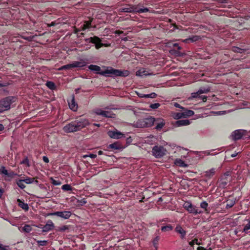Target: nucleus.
Masks as SVG:
<instances>
[{
  "label": "nucleus",
  "mask_w": 250,
  "mask_h": 250,
  "mask_svg": "<svg viewBox=\"0 0 250 250\" xmlns=\"http://www.w3.org/2000/svg\"><path fill=\"white\" fill-rule=\"evenodd\" d=\"M89 125L88 120L84 118H80L72 121L66 125L63 130L66 133H71L80 130Z\"/></svg>",
  "instance_id": "1"
},
{
  "label": "nucleus",
  "mask_w": 250,
  "mask_h": 250,
  "mask_svg": "<svg viewBox=\"0 0 250 250\" xmlns=\"http://www.w3.org/2000/svg\"><path fill=\"white\" fill-rule=\"evenodd\" d=\"M101 75L105 77H125L129 75V71L127 70H120L114 69L113 67H109L104 71L100 73Z\"/></svg>",
  "instance_id": "2"
},
{
  "label": "nucleus",
  "mask_w": 250,
  "mask_h": 250,
  "mask_svg": "<svg viewBox=\"0 0 250 250\" xmlns=\"http://www.w3.org/2000/svg\"><path fill=\"white\" fill-rule=\"evenodd\" d=\"M84 41L86 44V47L85 50H87L91 47L89 43L94 44L95 47L96 49L98 50L102 47H107L109 46L107 44H104L102 42V40L99 37L94 36L88 38H85Z\"/></svg>",
  "instance_id": "3"
},
{
  "label": "nucleus",
  "mask_w": 250,
  "mask_h": 250,
  "mask_svg": "<svg viewBox=\"0 0 250 250\" xmlns=\"http://www.w3.org/2000/svg\"><path fill=\"white\" fill-rule=\"evenodd\" d=\"M14 96L6 97L0 100V113H3L11 108V105L16 101Z\"/></svg>",
  "instance_id": "4"
},
{
  "label": "nucleus",
  "mask_w": 250,
  "mask_h": 250,
  "mask_svg": "<svg viewBox=\"0 0 250 250\" xmlns=\"http://www.w3.org/2000/svg\"><path fill=\"white\" fill-rule=\"evenodd\" d=\"M121 11L126 13H143L149 11L148 8H141L138 9L137 6L134 5H129L124 7L121 9Z\"/></svg>",
  "instance_id": "5"
},
{
  "label": "nucleus",
  "mask_w": 250,
  "mask_h": 250,
  "mask_svg": "<svg viewBox=\"0 0 250 250\" xmlns=\"http://www.w3.org/2000/svg\"><path fill=\"white\" fill-rule=\"evenodd\" d=\"M210 90L209 87H201L196 92L191 93V98H199L203 100L204 102L207 101V96H201L200 95L204 93H208Z\"/></svg>",
  "instance_id": "6"
},
{
  "label": "nucleus",
  "mask_w": 250,
  "mask_h": 250,
  "mask_svg": "<svg viewBox=\"0 0 250 250\" xmlns=\"http://www.w3.org/2000/svg\"><path fill=\"white\" fill-rule=\"evenodd\" d=\"M167 150L163 146H155L152 149L153 155L156 158H161L166 155Z\"/></svg>",
  "instance_id": "7"
},
{
  "label": "nucleus",
  "mask_w": 250,
  "mask_h": 250,
  "mask_svg": "<svg viewBox=\"0 0 250 250\" xmlns=\"http://www.w3.org/2000/svg\"><path fill=\"white\" fill-rule=\"evenodd\" d=\"M86 65V63L83 61H75L72 63L62 65L59 70L62 71L63 70H69L75 67H83Z\"/></svg>",
  "instance_id": "8"
},
{
  "label": "nucleus",
  "mask_w": 250,
  "mask_h": 250,
  "mask_svg": "<svg viewBox=\"0 0 250 250\" xmlns=\"http://www.w3.org/2000/svg\"><path fill=\"white\" fill-rule=\"evenodd\" d=\"M183 208L186 209L189 213H193L194 215L201 214L203 211L198 210L195 206L189 202H186L183 205Z\"/></svg>",
  "instance_id": "9"
},
{
  "label": "nucleus",
  "mask_w": 250,
  "mask_h": 250,
  "mask_svg": "<svg viewBox=\"0 0 250 250\" xmlns=\"http://www.w3.org/2000/svg\"><path fill=\"white\" fill-rule=\"evenodd\" d=\"M72 213L70 211H56L49 213L47 216H57L64 219H68L71 216Z\"/></svg>",
  "instance_id": "10"
},
{
  "label": "nucleus",
  "mask_w": 250,
  "mask_h": 250,
  "mask_svg": "<svg viewBox=\"0 0 250 250\" xmlns=\"http://www.w3.org/2000/svg\"><path fill=\"white\" fill-rule=\"evenodd\" d=\"M95 113L98 115H101L105 118H114L115 114L108 111H104L101 109H96L94 111Z\"/></svg>",
  "instance_id": "11"
},
{
  "label": "nucleus",
  "mask_w": 250,
  "mask_h": 250,
  "mask_svg": "<svg viewBox=\"0 0 250 250\" xmlns=\"http://www.w3.org/2000/svg\"><path fill=\"white\" fill-rule=\"evenodd\" d=\"M155 119L152 117L145 118L142 121V125L144 127L152 126L155 125Z\"/></svg>",
  "instance_id": "12"
},
{
  "label": "nucleus",
  "mask_w": 250,
  "mask_h": 250,
  "mask_svg": "<svg viewBox=\"0 0 250 250\" xmlns=\"http://www.w3.org/2000/svg\"><path fill=\"white\" fill-rule=\"evenodd\" d=\"M247 131L245 130H236L233 132V136L235 140H239L242 138H247L246 136Z\"/></svg>",
  "instance_id": "13"
},
{
  "label": "nucleus",
  "mask_w": 250,
  "mask_h": 250,
  "mask_svg": "<svg viewBox=\"0 0 250 250\" xmlns=\"http://www.w3.org/2000/svg\"><path fill=\"white\" fill-rule=\"evenodd\" d=\"M107 134L110 138L113 139H118L122 137H125V135L124 134L117 131V130L115 131L110 130L108 132Z\"/></svg>",
  "instance_id": "14"
},
{
  "label": "nucleus",
  "mask_w": 250,
  "mask_h": 250,
  "mask_svg": "<svg viewBox=\"0 0 250 250\" xmlns=\"http://www.w3.org/2000/svg\"><path fill=\"white\" fill-rule=\"evenodd\" d=\"M54 227V224L51 220H48L47 223L43 225L41 228L42 229V232H48L50 230H51Z\"/></svg>",
  "instance_id": "15"
},
{
  "label": "nucleus",
  "mask_w": 250,
  "mask_h": 250,
  "mask_svg": "<svg viewBox=\"0 0 250 250\" xmlns=\"http://www.w3.org/2000/svg\"><path fill=\"white\" fill-rule=\"evenodd\" d=\"M175 231L176 232L180 234L181 239H183L185 237L187 232L180 225L176 226L175 229Z\"/></svg>",
  "instance_id": "16"
},
{
  "label": "nucleus",
  "mask_w": 250,
  "mask_h": 250,
  "mask_svg": "<svg viewBox=\"0 0 250 250\" xmlns=\"http://www.w3.org/2000/svg\"><path fill=\"white\" fill-rule=\"evenodd\" d=\"M108 148L112 150H121L123 148V146L119 142H116L109 145Z\"/></svg>",
  "instance_id": "17"
},
{
  "label": "nucleus",
  "mask_w": 250,
  "mask_h": 250,
  "mask_svg": "<svg viewBox=\"0 0 250 250\" xmlns=\"http://www.w3.org/2000/svg\"><path fill=\"white\" fill-rule=\"evenodd\" d=\"M172 46H173V47L174 48H176L177 50H176L175 49H171L170 51V52L171 54H174L175 55H176L177 56H180V53L179 51V50L181 49V47L179 46V45H178V44L177 43H173L172 44Z\"/></svg>",
  "instance_id": "18"
},
{
  "label": "nucleus",
  "mask_w": 250,
  "mask_h": 250,
  "mask_svg": "<svg viewBox=\"0 0 250 250\" xmlns=\"http://www.w3.org/2000/svg\"><path fill=\"white\" fill-rule=\"evenodd\" d=\"M92 21V19L86 21L84 22V23L81 25L82 30L83 31L86 30L87 29L90 28L91 26V22Z\"/></svg>",
  "instance_id": "19"
},
{
  "label": "nucleus",
  "mask_w": 250,
  "mask_h": 250,
  "mask_svg": "<svg viewBox=\"0 0 250 250\" xmlns=\"http://www.w3.org/2000/svg\"><path fill=\"white\" fill-rule=\"evenodd\" d=\"M69 108L74 111H76L78 109V104L75 101L74 97L72 98L70 102H68Z\"/></svg>",
  "instance_id": "20"
},
{
  "label": "nucleus",
  "mask_w": 250,
  "mask_h": 250,
  "mask_svg": "<svg viewBox=\"0 0 250 250\" xmlns=\"http://www.w3.org/2000/svg\"><path fill=\"white\" fill-rule=\"evenodd\" d=\"M190 124V121L187 119H182L178 120L176 122L175 125L177 126H181L184 125H187Z\"/></svg>",
  "instance_id": "21"
},
{
  "label": "nucleus",
  "mask_w": 250,
  "mask_h": 250,
  "mask_svg": "<svg viewBox=\"0 0 250 250\" xmlns=\"http://www.w3.org/2000/svg\"><path fill=\"white\" fill-rule=\"evenodd\" d=\"M17 202L18 203V205L20 208L26 211L28 210L29 207L27 203H24V201H21L20 199H17Z\"/></svg>",
  "instance_id": "22"
},
{
  "label": "nucleus",
  "mask_w": 250,
  "mask_h": 250,
  "mask_svg": "<svg viewBox=\"0 0 250 250\" xmlns=\"http://www.w3.org/2000/svg\"><path fill=\"white\" fill-rule=\"evenodd\" d=\"M88 68L91 71H95V72H96L97 74H98L100 75V73L102 72V71H101V67L97 65L90 64L88 66Z\"/></svg>",
  "instance_id": "23"
},
{
  "label": "nucleus",
  "mask_w": 250,
  "mask_h": 250,
  "mask_svg": "<svg viewBox=\"0 0 250 250\" xmlns=\"http://www.w3.org/2000/svg\"><path fill=\"white\" fill-rule=\"evenodd\" d=\"M136 76H141V77H144V76H146L147 75H149V74L148 73V72L144 68H141L137 71L136 73Z\"/></svg>",
  "instance_id": "24"
},
{
  "label": "nucleus",
  "mask_w": 250,
  "mask_h": 250,
  "mask_svg": "<svg viewBox=\"0 0 250 250\" xmlns=\"http://www.w3.org/2000/svg\"><path fill=\"white\" fill-rule=\"evenodd\" d=\"M182 110L183 111V113L184 114H183L184 118L191 117L194 113L193 111L191 110L186 109L185 108H184V109Z\"/></svg>",
  "instance_id": "25"
},
{
  "label": "nucleus",
  "mask_w": 250,
  "mask_h": 250,
  "mask_svg": "<svg viewBox=\"0 0 250 250\" xmlns=\"http://www.w3.org/2000/svg\"><path fill=\"white\" fill-rule=\"evenodd\" d=\"M35 178H31V177H27L24 179H22L24 181V182L27 184H32L35 183L37 184L38 183V181L37 180H35Z\"/></svg>",
  "instance_id": "26"
},
{
  "label": "nucleus",
  "mask_w": 250,
  "mask_h": 250,
  "mask_svg": "<svg viewBox=\"0 0 250 250\" xmlns=\"http://www.w3.org/2000/svg\"><path fill=\"white\" fill-rule=\"evenodd\" d=\"M215 169L214 168H212L209 169V170L206 171L205 176L208 178H210L215 174Z\"/></svg>",
  "instance_id": "27"
},
{
  "label": "nucleus",
  "mask_w": 250,
  "mask_h": 250,
  "mask_svg": "<svg viewBox=\"0 0 250 250\" xmlns=\"http://www.w3.org/2000/svg\"><path fill=\"white\" fill-rule=\"evenodd\" d=\"M235 204V201L233 199H229L227 201L226 208L227 209L232 208Z\"/></svg>",
  "instance_id": "28"
},
{
  "label": "nucleus",
  "mask_w": 250,
  "mask_h": 250,
  "mask_svg": "<svg viewBox=\"0 0 250 250\" xmlns=\"http://www.w3.org/2000/svg\"><path fill=\"white\" fill-rule=\"evenodd\" d=\"M46 85L51 90H54L56 88V85L54 83L51 81H48L46 83Z\"/></svg>",
  "instance_id": "29"
},
{
  "label": "nucleus",
  "mask_w": 250,
  "mask_h": 250,
  "mask_svg": "<svg viewBox=\"0 0 250 250\" xmlns=\"http://www.w3.org/2000/svg\"><path fill=\"white\" fill-rule=\"evenodd\" d=\"M165 123H164L163 121L161 122L160 123H157L156 121H155V125H156L155 129L157 130H160L162 128V127L165 125Z\"/></svg>",
  "instance_id": "30"
},
{
  "label": "nucleus",
  "mask_w": 250,
  "mask_h": 250,
  "mask_svg": "<svg viewBox=\"0 0 250 250\" xmlns=\"http://www.w3.org/2000/svg\"><path fill=\"white\" fill-rule=\"evenodd\" d=\"M24 181L22 179H19L17 181V184L19 188L21 189H24L25 188V186L24 184Z\"/></svg>",
  "instance_id": "31"
},
{
  "label": "nucleus",
  "mask_w": 250,
  "mask_h": 250,
  "mask_svg": "<svg viewBox=\"0 0 250 250\" xmlns=\"http://www.w3.org/2000/svg\"><path fill=\"white\" fill-rule=\"evenodd\" d=\"M172 229H173V227L170 224H168V225H166V226H163L161 228V230L163 231H170V230H171Z\"/></svg>",
  "instance_id": "32"
},
{
  "label": "nucleus",
  "mask_w": 250,
  "mask_h": 250,
  "mask_svg": "<svg viewBox=\"0 0 250 250\" xmlns=\"http://www.w3.org/2000/svg\"><path fill=\"white\" fill-rule=\"evenodd\" d=\"M160 237L159 236H157L155 237L153 240L152 243L154 247L156 248H157L158 242L160 240Z\"/></svg>",
  "instance_id": "33"
},
{
  "label": "nucleus",
  "mask_w": 250,
  "mask_h": 250,
  "mask_svg": "<svg viewBox=\"0 0 250 250\" xmlns=\"http://www.w3.org/2000/svg\"><path fill=\"white\" fill-rule=\"evenodd\" d=\"M21 164L25 165L27 167H29L30 165L29 164V161L28 157H25L22 161L21 162Z\"/></svg>",
  "instance_id": "34"
},
{
  "label": "nucleus",
  "mask_w": 250,
  "mask_h": 250,
  "mask_svg": "<svg viewBox=\"0 0 250 250\" xmlns=\"http://www.w3.org/2000/svg\"><path fill=\"white\" fill-rule=\"evenodd\" d=\"M195 244L198 245H201V243L199 242L198 239L197 238H195L189 242V245H190L191 247H193Z\"/></svg>",
  "instance_id": "35"
},
{
  "label": "nucleus",
  "mask_w": 250,
  "mask_h": 250,
  "mask_svg": "<svg viewBox=\"0 0 250 250\" xmlns=\"http://www.w3.org/2000/svg\"><path fill=\"white\" fill-rule=\"evenodd\" d=\"M62 189L65 191L72 190V188L70 185L65 184L62 186Z\"/></svg>",
  "instance_id": "36"
},
{
  "label": "nucleus",
  "mask_w": 250,
  "mask_h": 250,
  "mask_svg": "<svg viewBox=\"0 0 250 250\" xmlns=\"http://www.w3.org/2000/svg\"><path fill=\"white\" fill-rule=\"evenodd\" d=\"M208 207V204L206 201H203L200 204V207L205 209V211H208L207 208Z\"/></svg>",
  "instance_id": "37"
},
{
  "label": "nucleus",
  "mask_w": 250,
  "mask_h": 250,
  "mask_svg": "<svg viewBox=\"0 0 250 250\" xmlns=\"http://www.w3.org/2000/svg\"><path fill=\"white\" fill-rule=\"evenodd\" d=\"M37 243L39 246H45L47 245L48 242L46 240H37Z\"/></svg>",
  "instance_id": "38"
},
{
  "label": "nucleus",
  "mask_w": 250,
  "mask_h": 250,
  "mask_svg": "<svg viewBox=\"0 0 250 250\" xmlns=\"http://www.w3.org/2000/svg\"><path fill=\"white\" fill-rule=\"evenodd\" d=\"M249 229H250V222H249V223L246 224L244 229H243V230H242V232H244L246 234H248V230Z\"/></svg>",
  "instance_id": "39"
},
{
  "label": "nucleus",
  "mask_w": 250,
  "mask_h": 250,
  "mask_svg": "<svg viewBox=\"0 0 250 250\" xmlns=\"http://www.w3.org/2000/svg\"><path fill=\"white\" fill-rule=\"evenodd\" d=\"M183 112H177L174 115V118L176 119H179L181 118H184V115H183Z\"/></svg>",
  "instance_id": "40"
},
{
  "label": "nucleus",
  "mask_w": 250,
  "mask_h": 250,
  "mask_svg": "<svg viewBox=\"0 0 250 250\" xmlns=\"http://www.w3.org/2000/svg\"><path fill=\"white\" fill-rule=\"evenodd\" d=\"M77 202L79 205L83 206L87 203V201L85 198H83L81 200H78Z\"/></svg>",
  "instance_id": "41"
},
{
  "label": "nucleus",
  "mask_w": 250,
  "mask_h": 250,
  "mask_svg": "<svg viewBox=\"0 0 250 250\" xmlns=\"http://www.w3.org/2000/svg\"><path fill=\"white\" fill-rule=\"evenodd\" d=\"M0 172L5 175H6L8 177H10V175H9V173L8 172V171L4 167H2L1 169L0 170Z\"/></svg>",
  "instance_id": "42"
},
{
  "label": "nucleus",
  "mask_w": 250,
  "mask_h": 250,
  "mask_svg": "<svg viewBox=\"0 0 250 250\" xmlns=\"http://www.w3.org/2000/svg\"><path fill=\"white\" fill-rule=\"evenodd\" d=\"M157 95L154 93L152 92L149 94H146L145 96L146 97V98H155L157 97Z\"/></svg>",
  "instance_id": "43"
},
{
  "label": "nucleus",
  "mask_w": 250,
  "mask_h": 250,
  "mask_svg": "<svg viewBox=\"0 0 250 250\" xmlns=\"http://www.w3.org/2000/svg\"><path fill=\"white\" fill-rule=\"evenodd\" d=\"M23 230L26 232H29L31 231V227L28 225H26L23 228Z\"/></svg>",
  "instance_id": "44"
},
{
  "label": "nucleus",
  "mask_w": 250,
  "mask_h": 250,
  "mask_svg": "<svg viewBox=\"0 0 250 250\" xmlns=\"http://www.w3.org/2000/svg\"><path fill=\"white\" fill-rule=\"evenodd\" d=\"M160 106V104L159 103H154L150 105L149 107L152 109H157Z\"/></svg>",
  "instance_id": "45"
},
{
  "label": "nucleus",
  "mask_w": 250,
  "mask_h": 250,
  "mask_svg": "<svg viewBox=\"0 0 250 250\" xmlns=\"http://www.w3.org/2000/svg\"><path fill=\"white\" fill-rule=\"evenodd\" d=\"M68 229V226H63L62 227H59L58 229H57V230L63 232V231H65L66 230H67Z\"/></svg>",
  "instance_id": "46"
},
{
  "label": "nucleus",
  "mask_w": 250,
  "mask_h": 250,
  "mask_svg": "<svg viewBox=\"0 0 250 250\" xmlns=\"http://www.w3.org/2000/svg\"><path fill=\"white\" fill-rule=\"evenodd\" d=\"M51 183L55 186H59L61 184V182L60 181L56 180L53 178H51Z\"/></svg>",
  "instance_id": "47"
},
{
  "label": "nucleus",
  "mask_w": 250,
  "mask_h": 250,
  "mask_svg": "<svg viewBox=\"0 0 250 250\" xmlns=\"http://www.w3.org/2000/svg\"><path fill=\"white\" fill-rule=\"evenodd\" d=\"M200 38L198 36H194L188 39L189 40L191 41L192 42H196L199 40Z\"/></svg>",
  "instance_id": "48"
},
{
  "label": "nucleus",
  "mask_w": 250,
  "mask_h": 250,
  "mask_svg": "<svg viewBox=\"0 0 250 250\" xmlns=\"http://www.w3.org/2000/svg\"><path fill=\"white\" fill-rule=\"evenodd\" d=\"M144 2H140L137 5H134L135 6H137V8L138 9H141V8H147L146 7H144Z\"/></svg>",
  "instance_id": "49"
},
{
  "label": "nucleus",
  "mask_w": 250,
  "mask_h": 250,
  "mask_svg": "<svg viewBox=\"0 0 250 250\" xmlns=\"http://www.w3.org/2000/svg\"><path fill=\"white\" fill-rule=\"evenodd\" d=\"M184 164V162L181 159L176 160V164H177V165H179L180 166H183Z\"/></svg>",
  "instance_id": "50"
},
{
  "label": "nucleus",
  "mask_w": 250,
  "mask_h": 250,
  "mask_svg": "<svg viewBox=\"0 0 250 250\" xmlns=\"http://www.w3.org/2000/svg\"><path fill=\"white\" fill-rule=\"evenodd\" d=\"M83 157V158H86L87 157H90L92 159H94V158H96L97 155L96 154H90L89 155H84Z\"/></svg>",
  "instance_id": "51"
},
{
  "label": "nucleus",
  "mask_w": 250,
  "mask_h": 250,
  "mask_svg": "<svg viewBox=\"0 0 250 250\" xmlns=\"http://www.w3.org/2000/svg\"><path fill=\"white\" fill-rule=\"evenodd\" d=\"M9 248L8 246H3L2 244H0V250H8Z\"/></svg>",
  "instance_id": "52"
},
{
  "label": "nucleus",
  "mask_w": 250,
  "mask_h": 250,
  "mask_svg": "<svg viewBox=\"0 0 250 250\" xmlns=\"http://www.w3.org/2000/svg\"><path fill=\"white\" fill-rule=\"evenodd\" d=\"M174 105L175 107H177V108H181L182 110H184V107H183V106H182L179 104L178 103H175L174 104Z\"/></svg>",
  "instance_id": "53"
},
{
  "label": "nucleus",
  "mask_w": 250,
  "mask_h": 250,
  "mask_svg": "<svg viewBox=\"0 0 250 250\" xmlns=\"http://www.w3.org/2000/svg\"><path fill=\"white\" fill-rule=\"evenodd\" d=\"M82 31L81 26L79 28H75L74 29V33L75 34H78L80 31Z\"/></svg>",
  "instance_id": "54"
},
{
  "label": "nucleus",
  "mask_w": 250,
  "mask_h": 250,
  "mask_svg": "<svg viewBox=\"0 0 250 250\" xmlns=\"http://www.w3.org/2000/svg\"><path fill=\"white\" fill-rule=\"evenodd\" d=\"M42 160L46 163H48L49 162V159L45 156H43Z\"/></svg>",
  "instance_id": "55"
},
{
  "label": "nucleus",
  "mask_w": 250,
  "mask_h": 250,
  "mask_svg": "<svg viewBox=\"0 0 250 250\" xmlns=\"http://www.w3.org/2000/svg\"><path fill=\"white\" fill-rule=\"evenodd\" d=\"M146 95V94H141V93H137V95L140 98H146V97L145 96Z\"/></svg>",
  "instance_id": "56"
},
{
  "label": "nucleus",
  "mask_w": 250,
  "mask_h": 250,
  "mask_svg": "<svg viewBox=\"0 0 250 250\" xmlns=\"http://www.w3.org/2000/svg\"><path fill=\"white\" fill-rule=\"evenodd\" d=\"M241 50V48H238V47H234L233 49V51L237 52H240Z\"/></svg>",
  "instance_id": "57"
},
{
  "label": "nucleus",
  "mask_w": 250,
  "mask_h": 250,
  "mask_svg": "<svg viewBox=\"0 0 250 250\" xmlns=\"http://www.w3.org/2000/svg\"><path fill=\"white\" fill-rule=\"evenodd\" d=\"M115 34L120 35L121 34H124V31H121V30H116L115 31Z\"/></svg>",
  "instance_id": "58"
},
{
  "label": "nucleus",
  "mask_w": 250,
  "mask_h": 250,
  "mask_svg": "<svg viewBox=\"0 0 250 250\" xmlns=\"http://www.w3.org/2000/svg\"><path fill=\"white\" fill-rule=\"evenodd\" d=\"M226 113L225 111H220L217 112L218 115H224Z\"/></svg>",
  "instance_id": "59"
},
{
  "label": "nucleus",
  "mask_w": 250,
  "mask_h": 250,
  "mask_svg": "<svg viewBox=\"0 0 250 250\" xmlns=\"http://www.w3.org/2000/svg\"><path fill=\"white\" fill-rule=\"evenodd\" d=\"M197 250H207L205 248L203 247H198Z\"/></svg>",
  "instance_id": "60"
},
{
  "label": "nucleus",
  "mask_w": 250,
  "mask_h": 250,
  "mask_svg": "<svg viewBox=\"0 0 250 250\" xmlns=\"http://www.w3.org/2000/svg\"><path fill=\"white\" fill-rule=\"evenodd\" d=\"M84 35H85V34H84V33H83V32H82V33H81L80 34V35H78V37H79V38H80V37H84Z\"/></svg>",
  "instance_id": "61"
},
{
  "label": "nucleus",
  "mask_w": 250,
  "mask_h": 250,
  "mask_svg": "<svg viewBox=\"0 0 250 250\" xmlns=\"http://www.w3.org/2000/svg\"><path fill=\"white\" fill-rule=\"evenodd\" d=\"M4 126L2 124H0V131H2L4 129Z\"/></svg>",
  "instance_id": "62"
},
{
  "label": "nucleus",
  "mask_w": 250,
  "mask_h": 250,
  "mask_svg": "<svg viewBox=\"0 0 250 250\" xmlns=\"http://www.w3.org/2000/svg\"><path fill=\"white\" fill-rule=\"evenodd\" d=\"M3 193V190L2 188H0V198L1 197Z\"/></svg>",
  "instance_id": "63"
},
{
  "label": "nucleus",
  "mask_w": 250,
  "mask_h": 250,
  "mask_svg": "<svg viewBox=\"0 0 250 250\" xmlns=\"http://www.w3.org/2000/svg\"><path fill=\"white\" fill-rule=\"evenodd\" d=\"M103 154V151H102V150H99L98 151V154L99 155H102Z\"/></svg>",
  "instance_id": "64"
}]
</instances>
